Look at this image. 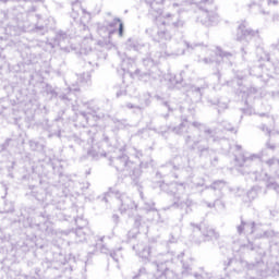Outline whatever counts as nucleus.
I'll list each match as a JSON object with an SVG mask.
<instances>
[{
	"label": "nucleus",
	"mask_w": 279,
	"mask_h": 279,
	"mask_svg": "<svg viewBox=\"0 0 279 279\" xmlns=\"http://www.w3.org/2000/svg\"><path fill=\"white\" fill-rule=\"evenodd\" d=\"M119 34L120 36H123V23L119 24Z\"/></svg>",
	"instance_id": "1"
}]
</instances>
